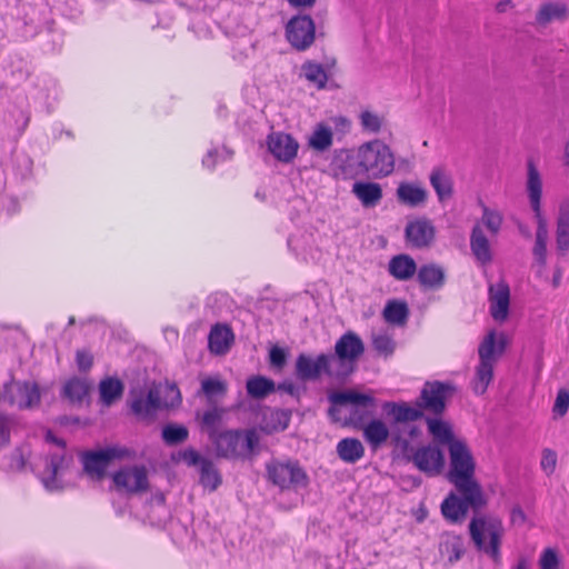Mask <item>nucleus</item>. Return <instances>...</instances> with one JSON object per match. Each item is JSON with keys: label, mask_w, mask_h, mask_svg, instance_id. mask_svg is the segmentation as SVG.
Wrapping results in <instances>:
<instances>
[{"label": "nucleus", "mask_w": 569, "mask_h": 569, "mask_svg": "<svg viewBox=\"0 0 569 569\" xmlns=\"http://www.w3.org/2000/svg\"><path fill=\"white\" fill-rule=\"evenodd\" d=\"M537 223L536 243L533 247V254L537 261L541 264L546 261L547 242L549 238L548 223L545 217L535 218Z\"/></svg>", "instance_id": "nucleus-38"}, {"label": "nucleus", "mask_w": 569, "mask_h": 569, "mask_svg": "<svg viewBox=\"0 0 569 569\" xmlns=\"http://www.w3.org/2000/svg\"><path fill=\"white\" fill-rule=\"evenodd\" d=\"M286 37L289 43L297 50L308 49L316 38V26L309 16H297L286 26Z\"/></svg>", "instance_id": "nucleus-8"}, {"label": "nucleus", "mask_w": 569, "mask_h": 569, "mask_svg": "<svg viewBox=\"0 0 569 569\" xmlns=\"http://www.w3.org/2000/svg\"><path fill=\"white\" fill-rule=\"evenodd\" d=\"M161 408L173 407L180 402V391L174 385L164 383L154 387Z\"/></svg>", "instance_id": "nucleus-47"}, {"label": "nucleus", "mask_w": 569, "mask_h": 569, "mask_svg": "<svg viewBox=\"0 0 569 569\" xmlns=\"http://www.w3.org/2000/svg\"><path fill=\"white\" fill-rule=\"evenodd\" d=\"M351 191L366 208L376 207L383 196L381 186L372 181H357Z\"/></svg>", "instance_id": "nucleus-24"}, {"label": "nucleus", "mask_w": 569, "mask_h": 569, "mask_svg": "<svg viewBox=\"0 0 569 569\" xmlns=\"http://www.w3.org/2000/svg\"><path fill=\"white\" fill-rule=\"evenodd\" d=\"M90 385L86 379L69 380L63 388L64 396L72 402H81L89 393Z\"/></svg>", "instance_id": "nucleus-45"}, {"label": "nucleus", "mask_w": 569, "mask_h": 569, "mask_svg": "<svg viewBox=\"0 0 569 569\" xmlns=\"http://www.w3.org/2000/svg\"><path fill=\"white\" fill-rule=\"evenodd\" d=\"M40 399V392L34 383L12 381L6 386L2 401H9L20 409L34 407Z\"/></svg>", "instance_id": "nucleus-12"}, {"label": "nucleus", "mask_w": 569, "mask_h": 569, "mask_svg": "<svg viewBox=\"0 0 569 569\" xmlns=\"http://www.w3.org/2000/svg\"><path fill=\"white\" fill-rule=\"evenodd\" d=\"M266 148L277 161L291 163L298 156L300 144L290 133L273 131L266 138Z\"/></svg>", "instance_id": "nucleus-9"}, {"label": "nucleus", "mask_w": 569, "mask_h": 569, "mask_svg": "<svg viewBox=\"0 0 569 569\" xmlns=\"http://www.w3.org/2000/svg\"><path fill=\"white\" fill-rule=\"evenodd\" d=\"M412 460L419 470L431 476L440 473L443 467L442 452L431 446L420 448L413 455Z\"/></svg>", "instance_id": "nucleus-18"}, {"label": "nucleus", "mask_w": 569, "mask_h": 569, "mask_svg": "<svg viewBox=\"0 0 569 569\" xmlns=\"http://www.w3.org/2000/svg\"><path fill=\"white\" fill-rule=\"evenodd\" d=\"M461 497L456 493H450L441 505V512L443 517L451 522L462 521L469 508L479 509L487 503V498L482 491V502L477 505L471 502L465 492H459Z\"/></svg>", "instance_id": "nucleus-14"}, {"label": "nucleus", "mask_w": 569, "mask_h": 569, "mask_svg": "<svg viewBox=\"0 0 569 569\" xmlns=\"http://www.w3.org/2000/svg\"><path fill=\"white\" fill-rule=\"evenodd\" d=\"M217 453L226 458L242 457L251 453L259 442L256 430L224 431L213 437Z\"/></svg>", "instance_id": "nucleus-6"}, {"label": "nucleus", "mask_w": 569, "mask_h": 569, "mask_svg": "<svg viewBox=\"0 0 569 569\" xmlns=\"http://www.w3.org/2000/svg\"><path fill=\"white\" fill-rule=\"evenodd\" d=\"M373 346L376 350L385 356L392 353L395 343L387 333H378L373 336Z\"/></svg>", "instance_id": "nucleus-54"}, {"label": "nucleus", "mask_w": 569, "mask_h": 569, "mask_svg": "<svg viewBox=\"0 0 569 569\" xmlns=\"http://www.w3.org/2000/svg\"><path fill=\"white\" fill-rule=\"evenodd\" d=\"M315 243L312 234L306 233L295 234L288 240L289 248L305 260L311 254Z\"/></svg>", "instance_id": "nucleus-42"}, {"label": "nucleus", "mask_w": 569, "mask_h": 569, "mask_svg": "<svg viewBox=\"0 0 569 569\" xmlns=\"http://www.w3.org/2000/svg\"><path fill=\"white\" fill-rule=\"evenodd\" d=\"M335 351L339 357L355 363L358 357L363 352V343L357 335L347 332L337 341Z\"/></svg>", "instance_id": "nucleus-29"}, {"label": "nucleus", "mask_w": 569, "mask_h": 569, "mask_svg": "<svg viewBox=\"0 0 569 569\" xmlns=\"http://www.w3.org/2000/svg\"><path fill=\"white\" fill-rule=\"evenodd\" d=\"M231 157V151L224 147L221 149H211L208 151L206 157L202 160V163L208 169L214 168L218 160H226Z\"/></svg>", "instance_id": "nucleus-53"}, {"label": "nucleus", "mask_w": 569, "mask_h": 569, "mask_svg": "<svg viewBox=\"0 0 569 569\" xmlns=\"http://www.w3.org/2000/svg\"><path fill=\"white\" fill-rule=\"evenodd\" d=\"M526 517L523 511L520 508H513L511 511V521L513 523H522L525 521Z\"/></svg>", "instance_id": "nucleus-64"}, {"label": "nucleus", "mask_w": 569, "mask_h": 569, "mask_svg": "<svg viewBox=\"0 0 569 569\" xmlns=\"http://www.w3.org/2000/svg\"><path fill=\"white\" fill-rule=\"evenodd\" d=\"M301 77L317 89H323L328 81L327 70L322 64L315 61H306L301 66Z\"/></svg>", "instance_id": "nucleus-36"}, {"label": "nucleus", "mask_w": 569, "mask_h": 569, "mask_svg": "<svg viewBox=\"0 0 569 569\" xmlns=\"http://www.w3.org/2000/svg\"><path fill=\"white\" fill-rule=\"evenodd\" d=\"M428 430L433 439L442 445H447L448 448L452 441H461L462 439L456 438L449 422L440 418H431L427 420Z\"/></svg>", "instance_id": "nucleus-34"}, {"label": "nucleus", "mask_w": 569, "mask_h": 569, "mask_svg": "<svg viewBox=\"0 0 569 569\" xmlns=\"http://www.w3.org/2000/svg\"><path fill=\"white\" fill-rule=\"evenodd\" d=\"M224 412L226 411L223 409L211 408L202 415L201 425L202 428L206 429V431L209 433L210 439L218 435L217 427L222 421Z\"/></svg>", "instance_id": "nucleus-48"}, {"label": "nucleus", "mask_w": 569, "mask_h": 569, "mask_svg": "<svg viewBox=\"0 0 569 569\" xmlns=\"http://www.w3.org/2000/svg\"><path fill=\"white\" fill-rule=\"evenodd\" d=\"M77 363H78L79 369L86 370L91 366L92 357L84 351H79L77 353Z\"/></svg>", "instance_id": "nucleus-62"}, {"label": "nucleus", "mask_w": 569, "mask_h": 569, "mask_svg": "<svg viewBox=\"0 0 569 569\" xmlns=\"http://www.w3.org/2000/svg\"><path fill=\"white\" fill-rule=\"evenodd\" d=\"M429 179L439 202H446L451 199L453 194V180L446 169L441 167L433 168Z\"/></svg>", "instance_id": "nucleus-27"}, {"label": "nucleus", "mask_w": 569, "mask_h": 569, "mask_svg": "<svg viewBox=\"0 0 569 569\" xmlns=\"http://www.w3.org/2000/svg\"><path fill=\"white\" fill-rule=\"evenodd\" d=\"M333 126L341 131H349L351 128V121L345 116H337L330 119Z\"/></svg>", "instance_id": "nucleus-61"}, {"label": "nucleus", "mask_w": 569, "mask_h": 569, "mask_svg": "<svg viewBox=\"0 0 569 569\" xmlns=\"http://www.w3.org/2000/svg\"><path fill=\"white\" fill-rule=\"evenodd\" d=\"M358 120L361 130L371 134L379 133L386 124L385 116L381 112L368 107L360 110Z\"/></svg>", "instance_id": "nucleus-32"}, {"label": "nucleus", "mask_w": 569, "mask_h": 569, "mask_svg": "<svg viewBox=\"0 0 569 569\" xmlns=\"http://www.w3.org/2000/svg\"><path fill=\"white\" fill-rule=\"evenodd\" d=\"M326 355L313 358L308 355H300L296 361V373L301 380H316L325 373Z\"/></svg>", "instance_id": "nucleus-20"}, {"label": "nucleus", "mask_w": 569, "mask_h": 569, "mask_svg": "<svg viewBox=\"0 0 569 569\" xmlns=\"http://www.w3.org/2000/svg\"><path fill=\"white\" fill-rule=\"evenodd\" d=\"M233 341V335L227 326H216L209 335V348L216 355L226 353Z\"/></svg>", "instance_id": "nucleus-31"}, {"label": "nucleus", "mask_w": 569, "mask_h": 569, "mask_svg": "<svg viewBox=\"0 0 569 569\" xmlns=\"http://www.w3.org/2000/svg\"><path fill=\"white\" fill-rule=\"evenodd\" d=\"M470 248L477 261L486 264L491 261L492 253L488 238L480 224H475L470 236Z\"/></svg>", "instance_id": "nucleus-28"}, {"label": "nucleus", "mask_w": 569, "mask_h": 569, "mask_svg": "<svg viewBox=\"0 0 569 569\" xmlns=\"http://www.w3.org/2000/svg\"><path fill=\"white\" fill-rule=\"evenodd\" d=\"M332 166L338 178L371 177L383 179L393 173L396 156L388 143L376 138L361 142L353 148L338 151Z\"/></svg>", "instance_id": "nucleus-2"}, {"label": "nucleus", "mask_w": 569, "mask_h": 569, "mask_svg": "<svg viewBox=\"0 0 569 569\" xmlns=\"http://www.w3.org/2000/svg\"><path fill=\"white\" fill-rule=\"evenodd\" d=\"M131 456V451L122 446L108 447L99 452H90L83 457L84 471L94 479L101 478L111 460Z\"/></svg>", "instance_id": "nucleus-7"}, {"label": "nucleus", "mask_w": 569, "mask_h": 569, "mask_svg": "<svg viewBox=\"0 0 569 569\" xmlns=\"http://www.w3.org/2000/svg\"><path fill=\"white\" fill-rule=\"evenodd\" d=\"M569 408V392L566 390H560L557 395L553 412L558 416H563Z\"/></svg>", "instance_id": "nucleus-57"}, {"label": "nucleus", "mask_w": 569, "mask_h": 569, "mask_svg": "<svg viewBox=\"0 0 569 569\" xmlns=\"http://www.w3.org/2000/svg\"><path fill=\"white\" fill-rule=\"evenodd\" d=\"M406 238L412 247H427L435 238V228L427 219H416L407 224Z\"/></svg>", "instance_id": "nucleus-17"}, {"label": "nucleus", "mask_w": 569, "mask_h": 569, "mask_svg": "<svg viewBox=\"0 0 569 569\" xmlns=\"http://www.w3.org/2000/svg\"><path fill=\"white\" fill-rule=\"evenodd\" d=\"M355 370V363L348 359L339 357L337 353L333 356L326 355L325 373L332 378H345Z\"/></svg>", "instance_id": "nucleus-37"}, {"label": "nucleus", "mask_w": 569, "mask_h": 569, "mask_svg": "<svg viewBox=\"0 0 569 569\" xmlns=\"http://www.w3.org/2000/svg\"><path fill=\"white\" fill-rule=\"evenodd\" d=\"M556 243L561 252L569 250V199H562L558 204L556 217Z\"/></svg>", "instance_id": "nucleus-23"}, {"label": "nucleus", "mask_w": 569, "mask_h": 569, "mask_svg": "<svg viewBox=\"0 0 569 569\" xmlns=\"http://www.w3.org/2000/svg\"><path fill=\"white\" fill-rule=\"evenodd\" d=\"M270 480L280 488H291L306 485L305 471L293 462H271L268 466Z\"/></svg>", "instance_id": "nucleus-10"}, {"label": "nucleus", "mask_w": 569, "mask_h": 569, "mask_svg": "<svg viewBox=\"0 0 569 569\" xmlns=\"http://www.w3.org/2000/svg\"><path fill=\"white\" fill-rule=\"evenodd\" d=\"M421 284L430 288L441 287L445 280L442 268L436 264L423 266L418 273Z\"/></svg>", "instance_id": "nucleus-44"}, {"label": "nucleus", "mask_w": 569, "mask_h": 569, "mask_svg": "<svg viewBox=\"0 0 569 569\" xmlns=\"http://www.w3.org/2000/svg\"><path fill=\"white\" fill-rule=\"evenodd\" d=\"M397 199L409 207L423 206L428 200V191L421 182H401L397 191Z\"/></svg>", "instance_id": "nucleus-22"}, {"label": "nucleus", "mask_w": 569, "mask_h": 569, "mask_svg": "<svg viewBox=\"0 0 569 569\" xmlns=\"http://www.w3.org/2000/svg\"><path fill=\"white\" fill-rule=\"evenodd\" d=\"M200 472V481L203 487L208 488L210 491L216 490L220 485L221 479L213 465L209 461H202Z\"/></svg>", "instance_id": "nucleus-50"}, {"label": "nucleus", "mask_w": 569, "mask_h": 569, "mask_svg": "<svg viewBox=\"0 0 569 569\" xmlns=\"http://www.w3.org/2000/svg\"><path fill=\"white\" fill-rule=\"evenodd\" d=\"M290 421V415L283 410L268 409L263 412L262 429L267 432L284 430Z\"/></svg>", "instance_id": "nucleus-39"}, {"label": "nucleus", "mask_w": 569, "mask_h": 569, "mask_svg": "<svg viewBox=\"0 0 569 569\" xmlns=\"http://www.w3.org/2000/svg\"><path fill=\"white\" fill-rule=\"evenodd\" d=\"M122 391L123 386L121 381L116 378H106L99 386L100 400L106 406H110L116 400L120 399Z\"/></svg>", "instance_id": "nucleus-40"}, {"label": "nucleus", "mask_w": 569, "mask_h": 569, "mask_svg": "<svg viewBox=\"0 0 569 569\" xmlns=\"http://www.w3.org/2000/svg\"><path fill=\"white\" fill-rule=\"evenodd\" d=\"M510 290L507 283L499 281L489 287V312L495 321L503 323L509 317Z\"/></svg>", "instance_id": "nucleus-15"}, {"label": "nucleus", "mask_w": 569, "mask_h": 569, "mask_svg": "<svg viewBox=\"0 0 569 569\" xmlns=\"http://www.w3.org/2000/svg\"><path fill=\"white\" fill-rule=\"evenodd\" d=\"M476 224L486 228L491 236H497L502 228L503 216L499 210L483 206L481 218Z\"/></svg>", "instance_id": "nucleus-41"}, {"label": "nucleus", "mask_w": 569, "mask_h": 569, "mask_svg": "<svg viewBox=\"0 0 569 569\" xmlns=\"http://www.w3.org/2000/svg\"><path fill=\"white\" fill-rule=\"evenodd\" d=\"M130 406L132 411L141 418H147L157 409L161 408V403L156 396L154 388H151L148 391L133 390L131 392Z\"/></svg>", "instance_id": "nucleus-19"}, {"label": "nucleus", "mask_w": 569, "mask_h": 569, "mask_svg": "<svg viewBox=\"0 0 569 569\" xmlns=\"http://www.w3.org/2000/svg\"><path fill=\"white\" fill-rule=\"evenodd\" d=\"M540 466L547 475H551L557 466V453L551 449H545L541 455Z\"/></svg>", "instance_id": "nucleus-56"}, {"label": "nucleus", "mask_w": 569, "mask_h": 569, "mask_svg": "<svg viewBox=\"0 0 569 569\" xmlns=\"http://www.w3.org/2000/svg\"><path fill=\"white\" fill-rule=\"evenodd\" d=\"M471 540L476 548L495 563L501 561V546L506 535L502 520L492 515H480L469 523Z\"/></svg>", "instance_id": "nucleus-4"}, {"label": "nucleus", "mask_w": 569, "mask_h": 569, "mask_svg": "<svg viewBox=\"0 0 569 569\" xmlns=\"http://www.w3.org/2000/svg\"><path fill=\"white\" fill-rule=\"evenodd\" d=\"M509 345V337L502 330H489L478 346V358L497 365Z\"/></svg>", "instance_id": "nucleus-13"}, {"label": "nucleus", "mask_w": 569, "mask_h": 569, "mask_svg": "<svg viewBox=\"0 0 569 569\" xmlns=\"http://www.w3.org/2000/svg\"><path fill=\"white\" fill-rule=\"evenodd\" d=\"M337 453L342 461L355 463L363 457L365 447L356 438H345L338 442Z\"/></svg>", "instance_id": "nucleus-33"}, {"label": "nucleus", "mask_w": 569, "mask_h": 569, "mask_svg": "<svg viewBox=\"0 0 569 569\" xmlns=\"http://www.w3.org/2000/svg\"><path fill=\"white\" fill-rule=\"evenodd\" d=\"M441 551L448 556L450 562L459 560L465 552L463 539L457 535H446Z\"/></svg>", "instance_id": "nucleus-46"}, {"label": "nucleus", "mask_w": 569, "mask_h": 569, "mask_svg": "<svg viewBox=\"0 0 569 569\" xmlns=\"http://www.w3.org/2000/svg\"><path fill=\"white\" fill-rule=\"evenodd\" d=\"M179 459L187 463L188 466H197L202 465V461H207L202 459L197 451L193 449H187L179 455Z\"/></svg>", "instance_id": "nucleus-60"}, {"label": "nucleus", "mask_w": 569, "mask_h": 569, "mask_svg": "<svg viewBox=\"0 0 569 569\" xmlns=\"http://www.w3.org/2000/svg\"><path fill=\"white\" fill-rule=\"evenodd\" d=\"M383 411L396 422L415 421L421 417V407H415L407 402H385L382 405Z\"/></svg>", "instance_id": "nucleus-26"}, {"label": "nucleus", "mask_w": 569, "mask_h": 569, "mask_svg": "<svg viewBox=\"0 0 569 569\" xmlns=\"http://www.w3.org/2000/svg\"><path fill=\"white\" fill-rule=\"evenodd\" d=\"M226 389V383L217 377L204 378L201 381V391L209 400L223 396Z\"/></svg>", "instance_id": "nucleus-51"}, {"label": "nucleus", "mask_w": 569, "mask_h": 569, "mask_svg": "<svg viewBox=\"0 0 569 569\" xmlns=\"http://www.w3.org/2000/svg\"><path fill=\"white\" fill-rule=\"evenodd\" d=\"M274 390V382L262 376H254L247 381V391L252 398H264Z\"/></svg>", "instance_id": "nucleus-43"}, {"label": "nucleus", "mask_w": 569, "mask_h": 569, "mask_svg": "<svg viewBox=\"0 0 569 569\" xmlns=\"http://www.w3.org/2000/svg\"><path fill=\"white\" fill-rule=\"evenodd\" d=\"M495 367V363L479 359L478 365L475 367L473 377L470 381L471 389L475 393L483 395L487 391L493 379Z\"/></svg>", "instance_id": "nucleus-30"}, {"label": "nucleus", "mask_w": 569, "mask_h": 569, "mask_svg": "<svg viewBox=\"0 0 569 569\" xmlns=\"http://www.w3.org/2000/svg\"><path fill=\"white\" fill-rule=\"evenodd\" d=\"M114 486L124 492L137 493L148 489V471L143 466H131L113 475Z\"/></svg>", "instance_id": "nucleus-11"}, {"label": "nucleus", "mask_w": 569, "mask_h": 569, "mask_svg": "<svg viewBox=\"0 0 569 569\" xmlns=\"http://www.w3.org/2000/svg\"><path fill=\"white\" fill-rule=\"evenodd\" d=\"M561 11H562L561 8L556 4L543 6L539 11L538 20L540 22H546V21L552 20L555 18L560 17Z\"/></svg>", "instance_id": "nucleus-58"}, {"label": "nucleus", "mask_w": 569, "mask_h": 569, "mask_svg": "<svg viewBox=\"0 0 569 569\" xmlns=\"http://www.w3.org/2000/svg\"><path fill=\"white\" fill-rule=\"evenodd\" d=\"M407 306L399 301H391L387 303L383 310L386 321L393 325H402L407 318Z\"/></svg>", "instance_id": "nucleus-49"}, {"label": "nucleus", "mask_w": 569, "mask_h": 569, "mask_svg": "<svg viewBox=\"0 0 569 569\" xmlns=\"http://www.w3.org/2000/svg\"><path fill=\"white\" fill-rule=\"evenodd\" d=\"M46 439L49 443H54L56 449L50 459L46 460L44 469L40 471V479L48 490H59L72 481V470L70 469L72 459L66 455L62 441L51 432L47 433Z\"/></svg>", "instance_id": "nucleus-5"}, {"label": "nucleus", "mask_w": 569, "mask_h": 569, "mask_svg": "<svg viewBox=\"0 0 569 569\" xmlns=\"http://www.w3.org/2000/svg\"><path fill=\"white\" fill-rule=\"evenodd\" d=\"M539 565L541 569H558V552L552 548L545 549L540 556Z\"/></svg>", "instance_id": "nucleus-55"}, {"label": "nucleus", "mask_w": 569, "mask_h": 569, "mask_svg": "<svg viewBox=\"0 0 569 569\" xmlns=\"http://www.w3.org/2000/svg\"><path fill=\"white\" fill-rule=\"evenodd\" d=\"M331 408L329 415L336 421L352 426L362 431V436L372 449L381 447L389 438L387 423L379 418L367 419L376 408L372 393H363L353 389L336 391L329 396Z\"/></svg>", "instance_id": "nucleus-1"}, {"label": "nucleus", "mask_w": 569, "mask_h": 569, "mask_svg": "<svg viewBox=\"0 0 569 569\" xmlns=\"http://www.w3.org/2000/svg\"><path fill=\"white\" fill-rule=\"evenodd\" d=\"M449 451L448 480L456 487L458 492H465L473 503L482 502V488L476 480V459L468 447L461 441H452Z\"/></svg>", "instance_id": "nucleus-3"}, {"label": "nucleus", "mask_w": 569, "mask_h": 569, "mask_svg": "<svg viewBox=\"0 0 569 569\" xmlns=\"http://www.w3.org/2000/svg\"><path fill=\"white\" fill-rule=\"evenodd\" d=\"M415 260L407 254L393 257L389 262V272L398 280H407L416 272Z\"/></svg>", "instance_id": "nucleus-35"}, {"label": "nucleus", "mask_w": 569, "mask_h": 569, "mask_svg": "<svg viewBox=\"0 0 569 569\" xmlns=\"http://www.w3.org/2000/svg\"><path fill=\"white\" fill-rule=\"evenodd\" d=\"M162 438L168 445L182 442L188 438V429L181 425H168L162 429Z\"/></svg>", "instance_id": "nucleus-52"}, {"label": "nucleus", "mask_w": 569, "mask_h": 569, "mask_svg": "<svg viewBox=\"0 0 569 569\" xmlns=\"http://www.w3.org/2000/svg\"><path fill=\"white\" fill-rule=\"evenodd\" d=\"M452 393L449 385L440 382H428L421 391V405L435 413H439L445 409L446 399Z\"/></svg>", "instance_id": "nucleus-16"}, {"label": "nucleus", "mask_w": 569, "mask_h": 569, "mask_svg": "<svg viewBox=\"0 0 569 569\" xmlns=\"http://www.w3.org/2000/svg\"><path fill=\"white\" fill-rule=\"evenodd\" d=\"M9 440V421L0 416V447Z\"/></svg>", "instance_id": "nucleus-63"}, {"label": "nucleus", "mask_w": 569, "mask_h": 569, "mask_svg": "<svg viewBox=\"0 0 569 569\" xmlns=\"http://www.w3.org/2000/svg\"><path fill=\"white\" fill-rule=\"evenodd\" d=\"M526 189L535 218L545 217L541 210L542 179L532 162L528 164Z\"/></svg>", "instance_id": "nucleus-21"}, {"label": "nucleus", "mask_w": 569, "mask_h": 569, "mask_svg": "<svg viewBox=\"0 0 569 569\" xmlns=\"http://www.w3.org/2000/svg\"><path fill=\"white\" fill-rule=\"evenodd\" d=\"M269 358H270V363L273 367L281 369L286 363L287 355L282 348L272 347L270 350Z\"/></svg>", "instance_id": "nucleus-59"}, {"label": "nucleus", "mask_w": 569, "mask_h": 569, "mask_svg": "<svg viewBox=\"0 0 569 569\" xmlns=\"http://www.w3.org/2000/svg\"><path fill=\"white\" fill-rule=\"evenodd\" d=\"M308 147L317 152L328 151L333 144V130L328 122H318L307 139Z\"/></svg>", "instance_id": "nucleus-25"}]
</instances>
